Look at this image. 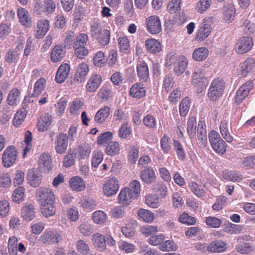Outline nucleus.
Instances as JSON below:
<instances>
[{
	"label": "nucleus",
	"instance_id": "obj_43",
	"mask_svg": "<svg viewBox=\"0 0 255 255\" xmlns=\"http://www.w3.org/2000/svg\"><path fill=\"white\" fill-rule=\"evenodd\" d=\"M27 114L26 110L25 108H21L15 114L13 119V125L18 127L24 121Z\"/></svg>",
	"mask_w": 255,
	"mask_h": 255
},
{
	"label": "nucleus",
	"instance_id": "obj_64",
	"mask_svg": "<svg viewBox=\"0 0 255 255\" xmlns=\"http://www.w3.org/2000/svg\"><path fill=\"white\" fill-rule=\"evenodd\" d=\"M24 188L19 187L14 190L12 195V200L16 203H19L23 200Z\"/></svg>",
	"mask_w": 255,
	"mask_h": 255
},
{
	"label": "nucleus",
	"instance_id": "obj_10",
	"mask_svg": "<svg viewBox=\"0 0 255 255\" xmlns=\"http://www.w3.org/2000/svg\"><path fill=\"white\" fill-rule=\"evenodd\" d=\"M36 196L39 197L41 204L55 201V196L50 188L45 187L39 188L36 191Z\"/></svg>",
	"mask_w": 255,
	"mask_h": 255
},
{
	"label": "nucleus",
	"instance_id": "obj_18",
	"mask_svg": "<svg viewBox=\"0 0 255 255\" xmlns=\"http://www.w3.org/2000/svg\"><path fill=\"white\" fill-rule=\"evenodd\" d=\"M50 27L49 21L41 19L37 22L35 36L37 38H42L47 32Z\"/></svg>",
	"mask_w": 255,
	"mask_h": 255
},
{
	"label": "nucleus",
	"instance_id": "obj_55",
	"mask_svg": "<svg viewBox=\"0 0 255 255\" xmlns=\"http://www.w3.org/2000/svg\"><path fill=\"white\" fill-rule=\"evenodd\" d=\"M101 46H105L110 42V32L108 29L104 30L96 38Z\"/></svg>",
	"mask_w": 255,
	"mask_h": 255
},
{
	"label": "nucleus",
	"instance_id": "obj_40",
	"mask_svg": "<svg viewBox=\"0 0 255 255\" xmlns=\"http://www.w3.org/2000/svg\"><path fill=\"white\" fill-rule=\"evenodd\" d=\"M160 147L164 154H168L171 149L172 143L170 138L164 134L160 140Z\"/></svg>",
	"mask_w": 255,
	"mask_h": 255
},
{
	"label": "nucleus",
	"instance_id": "obj_49",
	"mask_svg": "<svg viewBox=\"0 0 255 255\" xmlns=\"http://www.w3.org/2000/svg\"><path fill=\"white\" fill-rule=\"evenodd\" d=\"M92 219L95 223L99 225H102L106 222L107 216L104 211L97 210L93 213Z\"/></svg>",
	"mask_w": 255,
	"mask_h": 255
},
{
	"label": "nucleus",
	"instance_id": "obj_51",
	"mask_svg": "<svg viewBox=\"0 0 255 255\" xmlns=\"http://www.w3.org/2000/svg\"><path fill=\"white\" fill-rule=\"evenodd\" d=\"M91 151V148L90 145L85 143L79 146L77 156L80 159H86L89 157Z\"/></svg>",
	"mask_w": 255,
	"mask_h": 255
},
{
	"label": "nucleus",
	"instance_id": "obj_16",
	"mask_svg": "<svg viewBox=\"0 0 255 255\" xmlns=\"http://www.w3.org/2000/svg\"><path fill=\"white\" fill-rule=\"evenodd\" d=\"M205 75V69L203 67H196L192 75L191 83L194 86H200Z\"/></svg>",
	"mask_w": 255,
	"mask_h": 255
},
{
	"label": "nucleus",
	"instance_id": "obj_15",
	"mask_svg": "<svg viewBox=\"0 0 255 255\" xmlns=\"http://www.w3.org/2000/svg\"><path fill=\"white\" fill-rule=\"evenodd\" d=\"M89 71V66L87 64L82 63L79 64L74 75V81L78 83H82L84 81Z\"/></svg>",
	"mask_w": 255,
	"mask_h": 255
},
{
	"label": "nucleus",
	"instance_id": "obj_58",
	"mask_svg": "<svg viewBox=\"0 0 255 255\" xmlns=\"http://www.w3.org/2000/svg\"><path fill=\"white\" fill-rule=\"evenodd\" d=\"M93 62L94 65L97 67L104 66L107 63L104 53L101 51L96 52L93 58Z\"/></svg>",
	"mask_w": 255,
	"mask_h": 255
},
{
	"label": "nucleus",
	"instance_id": "obj_9",
	"mask_svg": "<svg viewBox=\"0 0 255 255\" xmlns=\"http://www.w3.org/2000/svg\"><path fill=\"white\" fill-rule=\"evenodd\" d=\"M119 187L118 179L112 177L106 181L103 187L104 193L107 196H111L117 193Z\"/></svg>",
	"mask_w": 255,
	"mask_h": 255
},
{
	"label": "nucleus",
	"instance_id": "obj_39",
	"mask_svg": "<svg viewBox=\"0 0 255 255\" xmlns=\"http://www.w3.org/2000/svg\"><path fill=\"white\" fill-rule=\"evenodd\" d=\"M196 118L194 116L189 118L187 123V131L189 137L193 138L196 134Z\"/></svg>",
	"mask_w": 255,
	"mask_h": 255
},
{
	"label": "nucleus",
	"instance_id": "obj_4",
	"mask_svg": "<svg viewBox=\"0 0 255 255\" xmlns=\"http://www.w3.org/2000/svg\"><path fill=\"white\" fill-rule=\"evenodd\" d=\"M62 235L57 231L46 229L39 237L41 243L46 245L57 244L62 241Z\"/></svg>",
	"mask_w": 255,
	"mask_h": 255
},
{
	"label": "nucleus",
	"instance_id": "obj_61",
	"mask_svg": "<svg viewBox=\"0 0 255 255\" xmlns=\"http://www.w3.org/2000/svg\"><path fill=\"white\" fill-rule=\"evenodd\" d=\"M145 203L148 206L152 208H156L160 205L159 197L154 195L147 196Z\"/></svg>",
	"mask_w": 255,
	"mask_h": 255
},
{
	"label": "nucleus",
	"instance_id": "obj_5",
	"mask_svg": "<svg viewBox=\"0 0 255 255\" xmlns=\"http://www.w3.org/2000/svg\"><path fill=\"white\" fill-rule=\"evenodd\" d=\"M17 157L16 148L13 145H9L6 148L2 153V162L5 167H10L15 162Z\"/></svg>",
	"mask_w": 255,
	"mask_h": 255
},
{
	"label": "nucleus",
	"instance_id": "obj_31",
	"mask_svg": "<svg viewBox=\"0 0 255 255\" xmlns=\"http://www.w3.org/2000/svg\"><path fill=\"white\" fill-rule=\"evenodd\" d=\"M34 207L32 204H27L21 209V216L26 221H31L35 215Z\"/></svg>",
	"mask_w": 255,
	"mask_h": 255
},
{
	"label": "nucleus",
	"instance_id": "obj_30",
	"mask_svg": "<svg viewBox=\"0 0 255 255\" xmlns=\"http://www.w3.org/2000/svg\"><path fill=\"white\" fill-rule=\"evenodd\" d=\"M145 48L150 53H157L161 50V44L155 39H148L145 41Z\"/></svg>",
	"mask_w": 255,
	"mask_h": 255
},
{
	"label": "nucleus",
	"instance_id": "obj_8",
	"mask_svg": "<svg viewBox=\"0 0 255 255\" xmlns=\"http://www.w3.org/2000/svg\"><path fill=\"white\" fill-rule=\"evenodd\" d=\"M68 144V137L66 133L60 132L56 136L55 149L60 154H63L67 150Z\"/></svg>",
	"mask_w": 255,
	"mask_h": 255
},
{
	"label": "nucleus",
	"instance_id": "obj_23",
	"mask_svg": "<svg viewBox=\"0 0 255 255\" xmlns=\"http://www.w3.org/2000/svg\"><path fill=\"white\" fill-rule=\"evenodd\" d=\"M112 86L110 83L103 85L98 92V96L102 102H106L113 96Z\"/></svg>",
	"mask_w": 255,
	"mask_h": 255
},
{
	"label": "nucleus",
	"instance_id": "obj_33",
	"mask_svg": "<svg viewBox=\"0 0 255 255\" xmlns=\"http://www.w3.org/2000/svg\"><path fill=\"white\" fill-rule=\"evenodd\" d=\"M54 201L41 204V212L45 218H48L55 215L56 208L54 205Z\"/></svg>",
	"mask_w": 255,
	"mask_h": 255
},
{
	"label": "nucleus",
	"instance_id": "obj_3",
	"mask_svg": "<svg viewBox=\"0 0 255 255\" xmlns=\"http://www.w3.org/2000/svg\"><path fill=\"white\" fill-rule=\"evenodd\" d=\"M237 251L242 254H249L254 252V245L250 242H253V238L249 235H244L238 237Z\"/></svg>",
	"mask_w": 255,
	"mask_h": 255
},
{
	"label": "nucleus",
	"instance_id": "obj_13",
	"mask_svg": "<svg viewBox=\"0 0 255 255\" xmlns=\"http://www.w3.org/2000/svg\"><path fill=\"white\" fill-rule=\"evenodd\" d=\"M102 83V77L100 74L91 75L86 85L87 91L90 93H94L97 91Z\"/></svg>",
	"mask_w": 255,
	"mask_h": 255
},
{
	"label": "nucleus",
	"instance_id": "obj_34",
	"mask_svg": "<svg viewBox=\"0 0 255 255\" xmlns=\"http://www.w3.org/2000/svg\"><path fill=\"white\" fill-rule=\"evenodd\" d=\"M69 184L71 188L74 190L81 191L85 188L84 181L79 176H74L71 178L69 180Z\"/></svg>",
	"mask_w": 255,
	"mask_h": 255
},
{
	"label": "nucleus",
	"instance_id": "obj_53",
	"mask_svg": "<svg viewBox=\"0 0 255 255\" xmlns=\"http://www.w3.org/2000/svg\"><path fill=\"white\" fill-rule=\"evenodd\" d=\"M46 81L45 78H41L35 83L33 88L32 96L36 97L39 95L45 87Z\"/></svg>",
	"mask_w": 255,
	"mask_h": 255
},
{
	"label": "nucleus",
	"instance_id": "obj_25",
	"mask_svg": "<svg viewBox=\"0 0 255 255\" xmlns=\"http://www.w3.org/2000/svg\"><path fill=\"white\" fill-rule=\"evenodd\" d=\"M19 21L23 25L27 27L31 26V18L28 11L24 8H20L17 11Z\"/></svg>",
	"mask_w": 255,
	"mask_h": 255
},
{
	"label": "nucleus",
	"instance_id": "obj_14",
	"mask_svg": "<svg viewBox=\"0 0 255 255\" xmlns=\"http://www.w3.org/2000/svg\"><path fill=\"white\" fill-rule=\"evenodd\" d=\"M212 31L211 25L205 21L202 22L198 27L196 39L199 41H202L210 35Z\"/></svg>",
	"mask_w": 255,
	"mask_h": 255
},
{
	"label": "nucleus",
	"instance_id": "obj_7",
	"mask_svg": "<svg viewBox=\"0 0 255 255\" xmlns=\"http://www.w3.org/2000/svg\"><path fill=\"white\" fill-rule=\"evenodd\" d=\"M147 30L152 34H158L161 30L160 20L158 16L151 15L146 19Z\"/></svg>",
	"mask_w": 255,
	"mask_h": 255
},
{
	"label": "nucleus",
	"instance_id": "obj_20",
	"mask_svg": "<svg viewBox=\"0 0 255 255\" xmlns=\"http://www.w3.org/2000/svg\"><path fill=\"white\" fill-rule=\"evenodd\" d=\"M27 179L28 183L33 187H38L41 182V176L38 171L31 169L27 173Z\"/></svg>",
	"mask_w": 255,
	"mask_h": 255
},
{
	"label": "nucleus",
	"instance_id": "obj_17",
	"mask_svg": "<svg viewBox=\"0 0 255 255\" xmlns=\"http://www.w3.org/2000/svg\"><path fill=\"white\" fill-rule=\"evenodd\" d=\"M95 248L99 252H104L107 249L105 238L99 233H95L92 238Z\"/></svg>",
	"mask_w": 255,
	"mask_h": 255
},
{
	"label": "nucleus",
	"instance_id": "obj_35",
	"mask_svg": "<svg viewBox=\"0 0 255 255\" xmlns=\"http://www.w3.org/2000/svg\"><path fill=\"white\" fill-rule=\"evenodd\" d=\"M227 246L223 241L217 240L212 242L207 247L208 251L214 253H222L225 251Z\"/></svg>",
	"mask_w": 255,
	"mask_h": 255
},
{
	"label": "nucleus",
	"instance_id": "obj_62",
	"mask_svg": "<svg viewBox=\"0 0 255 255\" xmlns=\"http://www.w3.org/2000/svg\"><path fill=\"white\" fill-rule=\"evenodd\" d=\"M189 187L194 195L201 197L205 195V190L196 183L191 181L189 183Z\"/></svg>",
	"mask_w": 255,
	"mask_h": 255
},
{
	"label": "nucleus",
	"instance_id": "obj_26",
	"mask_svg": "<svg viewBox=\"0 0 255 255\" xmlns=\"http://www.w3.org/2000/svg\"><path fill=\"white\" fill-rule=\"evenodd\" d=\"M52 158L48 153H42L38 161L39 168L44 171H48L51 169Z\"/></svg>",
	"mask_w": 255,
	"mask_h": 255
},
{
	"label": "nucleus",
	"instance_id": "obj_63",
	"mask_svg": "<svg viewBox=\"0 0 255 255\" xmlns=\"http://www.w3.org/2000/svg\"><path fill=\"white\" fill-rule=\"evenodd\" d=\"M241 28L248 35L253 34L255 32V24L251 23L248 19L243 20Z\"/></svg>",
	"mask_w": 255,
	"mask_h": 255
},
{
	"label": "nucleus",
	"instance_id": "obj_46",
	"mask_svg": "<svg viewBox=\"0 0 255 255\" xmlns=\"http://www.w3.org/2000/svg\"><path fill=\"white\" fill-rule=\"evenodd\" d=\"M173 147L176 152L178 158L182 161L184 160L186 153L183 146L180 142L177 140H173Z\"/></svg>",
	"mask_w": 255,
	"mask_h": 255
},
{
	"label": "nucleus",
	"instance_id": "obj_48",
	"mask_svg": "<svg viewBox=\"0 0 255 255\" xmlns=\"http://www.w3.org/2000/svg\"><path fill=\"white\" fill-rule=\"evenodd\" d=\"M235 9L233 5H229L225 7L223 13V18L227 22L230 23L233 20L235 15Z\"/></svg>",
	"mask_w": 255,
	"mask_h": 255
},
{
	"label": "nucleus",
	"instance_id": "obj_42",
	"mask_svg": "<svg viewBox=\"0 0 255 255\" xmlns=\"http://www.w3.org/2000/svg\"><path fill=\"white\" fill-rule=\"evenodd\" d=\"M20 53L14 49H9L4 56V60L9 64L16 63L19 60Z\"/></svg>",
	"mask_w": 255,
	"mask_h": 255
},
{
	"label": "nucleus",
	"instance_id": "obj_38",
	"mask_svg": "<svg viewBox=\"0 0 255 255\" xmlns=\"http://www.w3.org/2000/svg\"><path fill=\"white\" fill-rule=\"evenodd\" d=\"M20 92L17 88H13L8 95L7 101L9 105L15 106L20 102Z\"/></svg>",
	"mask_w": 255,
	"mask_h": 255
},
{
	"label": "nucleus",
	"instance_id": "obj_11",
	"mask_svg": "<svg viewBox=\"0 0 255 255\" xmlns=\"http://www.w3.org/2000/svg\"><path fill=\"white\" fill-rule=\"evenodd\" d=\"M254 86L252 81H248L241 86L236 92L235 102L237 104H240L248 95L249 91Z\"/></svg>",
	"mask_w": 255,
	"mask_h": 255
},
{
	"label": "nucleus",
	"instance_id": "obj_44",
	"mask_svg": "<svg viewBox=\"0 0 255 255\" xmlns=\"http://www.w3.org/2000/svg\"><path fill=\"white\" fill-rule=\"evenodd\" d=\"M125 188L132 194V197L137 198L140 192V184L138 180H134L130 182L128 187Z\"/></svg>",
	"mask_w": 255,
	"mask_h": 255
},
{
	"label": "nucleus",
	"instance_id": "obj_32",
	"mask_svg": "<svg viewBox=\"0 0 255 255\" xmlns=\"http://www.w3.org/2000/svg\"><path fill=\"white\" fill-rule=\"evenodd\" d=\"M141 82L133 85L130 89V95L138 99L143 97L145 94V90Z\"/></svg>",
	"mask_w": 255,
	"mask_h": 255
},
{
	"label": "nucleus",
	"instance_id": "obj_27",
	"mask_svg": "<svg viewBox=\"0 0 255 255\" xmlns=\"http://www.w3.org/2000/svg\"><path fill=\"white\" fill-rule=\"evenodd\" d=\"M65 51L61 45H56L52 49L51 52L50 58L54 63L58 62L62 60L65 56Z\"/></svg>",
	"mask_w": 255,
	"mask_h": 255
},
{
	"label": "nucleus",
	"instance_id": "obj_37",
	"mask_svg": "<svg viewBox=\"0 0 255 255\" xmlns=\"http://www.w3.org/2000/svg\"><path fill=\"white\" fill-rule=\"evenodd\" d=\"M220 133L223 137L228 142L231 143L233 140V137L229 131L228 123L225 120H223L220 126Z\"/></svg>",
	"mask_w": 255,
	"mask_h": 255
},
{
	"label": "nucleus",
	"instance_id": "obj_12",
	"mask_svg": "<svg viewBox=\"0 0 255 255\" xmlns=\"http://www.w3.org/2000/svg\"><path fill=\"white\" fill-rule=\"evenodd\" d=\"M140 177L141 180L147 184H151L155 182L156 176L153 168L148 166L140 172Z\"/></svg>",
	"mask_w": 255,
	"mask_h": 255
},
{
	"label": "nucleus",
	"instance_id": "obj_52",
	"mask_svg": "<svg viewBox=\"0 0 255 255\" xmlns=\"http://www.w3.org/2000/svg\"><path fill=\"white\" fill-rule=\"evenodd\" d=\"M191 102L188 97L184 98L179 105V113L181 116L185 117L188 114L190 107Z\"/></svg>",
	"mask_w": 255,
	"mask_h": 255
},
{
	"label": "nucleus",
	"instance_id": "obj_36",
	"mask_svg": "<svg viewBox=\"0 0 255 255\" xmlns=\"http://www.w3.org/2000/svg\"><path fill=\"white\" fill-rule=\"evenodd\" d=\"M209 50L205 47L196 48L192 54L193 58L197 61L204 60L208 56Z\"/></svg>",
	"mask_w": 255,
	"mask_h": 255
},
{
	"label": "nucleus",
	"instance_id": "obj_21",
	"mask_svg": "<svg viewBox=\"0 0 255 255\" xmlns=\"http://www.w3.org/2000/svg\"><path fill=\"white\" fill-rule=\"evenodd\" d=\"M70 69V66L67 63L63 64L59 67L56 76L55 81L57 83H62L65 81L68 77Z\"/></svg>",
	"mask_w": 255,
	"mask_h": 255
},
{
	"label": "nucleus",
	"instance_id": "obj_45",
	"mask_svg": "<svg viewBox=\"0 0 255 255\" xmlns=\"http://www.w3.org/2000/svg\"><path fill=\"white\" fill-rule=\"evenodd\" d=\"M254 66V61L252 58H248L241 64L240 72L241 75L245 76L253 69Z\"/></svg>",
	"mask_w": 255,
	"mask_h": 255
},
{
	"label": "nucleus",
	"instance_id": "obj_19",
	"mask_svg": "<svg viewBox=\"0 0 255 255\" xmlns=\"http://www.w3.org/2000/svg\"><path fill=\"white\" fill-rule=\"evenodd\" d=\"M206 127V125L203 122H199L197 129V137L201 147H205L208 143Z\"/></svg>",
	"mask_w": 255,
	"mask_h": 255
},
{
	"label": "nucleus",
	"instance_id": "obj_1",
	"mask_svg": "<svg viewBox=\"0 0 255 255\" xmlns=\"http://www.w3.org/2000/svg\"><path fill=\"white\" fill-rule=\"evenodd\" d=\"M225 82L221 78L214 79L211 83L208 90V97L212 101H217L221 97L225 89Z\"/></svg>",
	"mask_w": 255,
	"mask_h": 255
},
{
	"label": "nucleus",
	"instance_id": "obj_50",
	"mask_svg": "<svg viewBox=\"0 0 255 255\" xmlns=\"http://www.w3.org/2000/svg\"><path fill=\"white\" fill-rule=\"evenodd\" d=\"M240 174L237 171L225 170L223 171L222 176L227 181L235 182L240 179Z\"/></svg>",
	"mask_w": 255,
	"mask_h": 255
},
{
	"label": "nucleus",
	"instance_id": "obj_56",
	"mask_svg": "<svg viewBox=\"0 0 255 255\" xmlns=\"http://www.w3.org/2000/svg\"><path fill=\"white\" fill-rule=\"evenodd\" d=\"M131 133V128L128 123L122 125L119 129L118 134L121 138H127Z\"/></svg>",
	"mask_w": 255,
	"mask_h": 255
},
{
	"label": "nucleus",
	"instance_id": "obj_59",
	"mask_svg": "<svg viewBox=\"0 0 255 255\" xmlns=\"http://www.w3.org/2000/svg\"><path fill=\"white\" fill-rule=\"evenodd\" d=\"M76 247L77 251L82 255H87L89 253V246L84 240H80L78 241Z\"/></svg>",
	"mask_w": 255,
	"mask_h": 255
},
{
	"label": "nucleus",
	"instance_id": "obj_60",
	"mask_svg": "<svg viewBox=\"0 0 255 255\" xmlns=\"http://www.w3.org/2000/svg\"><path fill=\"white\" fill-rule=\"evenodd\" d=\"M212 0H199L197 3L196 9L198 12L204 13L210 6Z\"/></svg>",
	"mask_w": 255,
	"mask_h": 255
},
{
	"label": "nucleus",
	"instance_id": "obj_29",
	"mask_svg": "<svg viewBox=\"0 0 255 255\" xmlns=\"http://www.w3.org/2000/svg\"><path fill=\"white\" fill-rule=\"evenodd\" d=\"M52 124V117L48 114H45L38 120L37 123L38 130L43 132L47 130Z\"/></svg>",
	"mask_w": 255,
	"mask_h": 255
},
{
	"label": "nucleus",
	"instance_id": "obj_22",
	"mask_svg": "<svg viewBox=\"0 0 255 255\" xmlns=\"http://www.w3.org/2000/svg\"><path fill=\"white\" fill-rule=\"evenodd\" d=\"M136 71L139 81L146 82L149 78V70L145 62H140L136 65Z\"/></svg>",
	"mask_w": 255,
	"mask_h": 255
},
{
	"label": "nucleus",
	"instance_id": "obj_41",
	"mask_svg": "<svg viewBox=\"0 0 255 255\" xmlns=\"http://www.w3.org/2000/svg\"><path fill=\"white\" fill-rule=\"evenodd\" d=\"M188 64L187 58L183 56L178 59L177 64L175 66L174 71L176 74L180 75L185 70Z\"/></svg>",
	"mask_w": 255,
	"mask_h": 255
},
{
	"label": "nucleus",
	"instance_id": "obj_24",
	"mask_svg": "<svg viewBox=\"0 0 255 255\" xmlns=\"http://www.w3.org/2000/svg\"><path fill=\"white\" fill-rule=\"evenodd\" d=\"M132 194L127 189H122L119 195V203L123 206H127L130 204L133 200L136 199L135 197L132 196Z\"/></svg>",
	"mask_w": 255,
	"mask_h": 255
},
{
	"label": "nucleus",
	"instance_id": "obj_57",
	"mask_svg": "<svg viewBox=\"0 0 255 255\" xmlns=\"http://www.w3.org/2000/svg\"><path fill=\"white\" fill-rule=\"evenodd\" d=\"M120 149V145L118 142L111 141L107 146L106 152L108 155L114 156L119 153Z\"/></svg>",
	"mask_w": 255,
	"mask_h": 255
},
{
	"label": "nucleus",
	"instance_id": "obj_6",
	"mask_svg": "<svg viewBox=\"0 0 255 255\" xmlns=\"http://www.w3.org/2000/svg\"><path fill=\"white\" fill-rule=\"evenodd\" d=\"M254 45L251 37L243 36L241 37L235 45L234 49L237 53L243 54L250 50Z\"/></svg>",
	"mask_w": 255,
	"mask_h": 255
},
{
	"label": "nucleus",
	"instance_id": "obj_28",
	"mask_svg": "<svg viewBox=\"0 0 255 255\" xmlns=\"http://www.w3.org/2000/svg\"><path fill=\"white\" fill-rule=\"evenodd\" d=\"M110 108L107 106H104L100 108L96 113L94 120L99 124L104 123L110 115Z\"/></svg>",
	"mask_w": 255,
	"mask_h": 255
},
{
	"label": "nucleus",
	"instance_id": "obj_2",
	"mask_svg": "<svg viewBox=\"0 0 255 255\" xmlns=\"http://www.w3.org/2000/svg\"><path fill=\"white\" fill-rule=\"evenodd\" d=\"M209 140L214 151L223 155L226 151L227 144L215 130H212L209 133Z\"/></svg>",
	"mask_w": 255,
	"mask_h": 255
},
{
	"label": "nucleus",
	"instance_id": "obj_47",
	"mask_svg": "<svg viewBox=\"0 0 255 255\" xmlns=\"http://www.w3.org/2000/svg\"><path fill=\"white\" fill-rule=\"evenodd\" d=\"M137 215L139 218L147 223L152 222L154 219V214L151 211L142 208L138 211Z\"/></svg>",
	"mask_w": 255,
	"mask_h": 255
},
{
	"label": "nucleus",
	"instance_id": "obj_54",
	"mask_svg": "<svg viewBox=\"0 0 255 255\" xmlns=\"http://www.w3.org/2000/svg\"><path fill=\"white\" fill-rule=\"evenodd\" d=\"M243 230L242 226L228 223L225 227V231L230 234H239Z\"/></svg>",
	"mask_w": 255,
	"mask_h": 255
}]
</instances>
